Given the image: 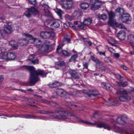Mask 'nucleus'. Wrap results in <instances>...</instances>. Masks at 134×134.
<instances>
[{
	"instance_id": "nucleus-1",
	"label": "nucleus",
	"mask_w": 134,
	"mask_h": 134,
	"mask_svg": "<svg viewBox=\"0 0 134 134\" xmlns=\"http://www.w3.org/2000/svg\"><path fill=\"white\" fill-rule=\"evenodd\" d=\"M25 68L29 70L30 73V83L31 84H34L38 81L39 79L38 76L40 75L42 77H46V74L43 70H35V68L34 66H26Z\"/></svg>"
},
{
	"instance_id": "nucleus-2",
	"label": "nucleus",
	"mask_w": 134,
	"mask_h": 134,
	"mask_svg": "<svg viewBox=\"0 0 134 134\" xmlns=\"http://www.w3.org/2000/svg\"><path fill=\"white\" fill-rule=\"evenodd\" d=\"M70 118L74 119V120H71V122H74L76 121L81 122L86 125L90 126H94L96 124L97 127L99 128L103 127L104 129H107L108 130H110L112 129L111 127L108 124L101 122L91 123L87 121H84L81 119L80 118L78 117L75 115L72 116Z\"/></svg>"
},
{
	"instance_id": "nucleus-3",
	"label": "nucleus",
	"mask_w": 134,
	"mask_h": 134,
	"mask_svg": "<svg viewBox=\"0 0 134 134\" xmlns=\"http://www.w3.org/2000/svg\"><path fill=\"white\" fill-rule=\"evenodd\" d=\"M55 112L59 115H54L52 114L53 118L64 120L68 119V116H71V114L69 113H68L65 109L62 108L58 109Z\"/></svg>"
},
{
	"instance_id": "nucleus-4",
	"label": "nucleus",
	"mask_w": 134,
	"mask_h": 134,
	"mask_svg": "<svg viewBox=\"0 0 134 134\" xmlns=\"http://www.w3.org/2000/svg\"><path fill=\"white\" fill-rule=\"evenodd\" d=\"M0 57L3 59L9 60L14 59L16 57V56L13 53H7L6 52L5 49L2 47H0Z\"/></svg>"
},
{
	"instance_id": "nucleus-5",
	"label": "nucleus",
	"mask_w": 134,
	"mask_h": 134,
	"mask_svg": "<svg viewBox=\"0 0 134 134\" xmlns=\"http://www.w3.org/2000/svg\"><path fill=\"white\" fill-rule=\"evenodd\" d=\"M24 35L27 38H28L29 39L28 40L24 39L23 40V45H27L28 42L33 43L36 45H39L41 43V40L38 39L34 38L32 36L29 34L25 33Z\"/></svg>"
},
{
	"instance_id": "nucleus-6",
	"label": "nucleus",
	"mask_w": 134,
	"mask_h": 134,
	"mask_svg": "<svg viewBox=\"0 0 134 134\" xmlns=\"http://www.w3.org/2000/svg\"><path fill=\"white\" fill-rule=\"evenodd\" d=\"M76 92H74L72 94H70L65 92L62 89H58L56 92H54L53 95L54 98L57 97V95H58L62 97H65L66 98H68L69 95H72L73 96L76 95Z\"/></svg>"
},
{
	"instance_id": "nucleus-7",
	"label": "nucleus",
	"mask_w": 134,
	"mask_h": 134,
	"mask_svg": "<svg viewBox=\"0 0 134 134\" xmlns=\"http://www.w3.org/2000/svg\"><path fill=\"white\" fill-rule=\"evenodd\" d=\"M117 93L120 95L119 97V99L121 101L125 102L131 99L130 97L127 95L128 92L126 90L118 91Z\"/></svg>"
},
{
	"instance_id": "nucleus-8",
	"label": "nucleus",
	"mask_w": 134,
	"mask_h": 134,
	"mask_svg": "<svg viewBox=\"0 0 134 134\" xmlns=\"http://www.w3.org/2000/svg\"><path fill=\"white\" fill-rule=\"evenodd\" d=\"M73 3L72 0H61L60 2L62 7L66 9L71 8L73 6Z\"/></svg>"
},
{
	"instance_id": "nucleus-9",
	"label": "nucleus",
	"mask_w": 134,
	"mask_h": 134,
	"mask_svg": "<svg viewBox=\"0 0 134 134\" xmlns=\"http://www.w3.org/2000/svg\"><path fill=\"white\" fill-rule=\"evenodd\" d=\"M4 28V30H0V40L4 38L6 33L10 34L12 32L11 26L9 25H5Z\"/></svg>"
},
{
	"instance_id": "nucleus-10",
	"label": "nucleus",
	"mask_w": 134,
	"mask_h": 134,
	"mask_svg": "<svg viewBox=\"0 0 134 134\" xmlns=\"http://www.w3.org/2000/svg\"><path fill=\"white\" fill-rule=\"evenodd\" d=\"M40 36L42 38L48 39L51 37L54 38L55 36V34L52 31H42L40 32Z\"/></svg>"
},
{
	"instance_id": "nucleus-11",
	"label": "nucleus",
	"mask_w": 134,
	"mask_h": 134,
	"mask_svg": "<svg viewBox=\"0 0 134 134\" xmlns=\"http://www.w3.org/2000/svg\"><path fill=\"white\" fill-rule=\"evenodd\" d=\"M47 42H45L39 48L38 52L41 51L42 53L49 52L50 50V45L48 44Z\"/></svg>"
},
{
	"instance_id": "nucleus-12",
	"label": "nucleus",
	"mask_w": 134,
	"mask_h": 134,
	"mask_svg": "<svg viewBox=\"0 0 134 134\" xmlns=\"http://www.w3.org/2000/svg\"><path fill=\"white\" fill-rule=\"evenodd\" d=\"M66 105L71 109L75 108V109L79 110H84L82 105L78 103L74 104L71 102H67Z\"/></svg>"
},
{
	"instance_id": "nucleus-13",
	"label": "nucleus",
	"mask_w": 134,
	"mask_h": 134,
	"mask_svg": "<svg viewBox=\"0 0 134 134\" xmlns=\"http://www.w3.org/2000/svg\"><path fill=\"white\" fill-rule=\"evenodd\" d=\"M102 2V1L99 0H91L90 4L92 5L91 9L93 10V8L94 7L96 9H98L100 8Z\"/></svg>"
},
{
	"instance_id": "nucleus-14",
	"label": "nucleus",
	"mask_w": 134,
	"mask_h": 134,
	"mask_svg": "<svg viewBox=\"0 0 134 134\" xmlns=\"http://www.w3.org/2000/svg\"><path fill=\"white\" fill-rule=\"evenodd\" d=\"M38 13V10L34 7H31L29 8L24 13V15L28 18L30 17L31 15L32 14H35Z\"/></svg>"
},
{
	"instance_id": "nucleus-15",
	"label": "nucleus",
	"mask_w": 134,
	"mask_h": 134,
	"mask_svg": "<svg viewBox=\"0 0 134 134\" xmlns=\"http://www.w3.org/2000/svg\"><path fill=\"white\" fill-rule=\"evenodd\" d=\"M108 14L109 16V19L108 22V24L110 26L114 25V24L118 25V23L115 21L113 20V18L115 16V14L114 12L111 11L108 12Z\"/></svg>"
},
{
	"instance_id": "nucleus-16",
	"label": "nucleus",
	"mask_w": 134,
	"mask_h": 134,
	"mask_svg": "<svg viewBox=\"0 0 134 134\" xmlns=\"http://www.w3.org/2000/svg\"><path fill=\"white\" fill-rule=\"evenodd\" d=\"M113 130L114 131L121 134H134V133H132L130 131L121 129L115 126H114Z\"/></svg>"
},
{
	"instance_id": "nucleus-17",
	"label": "nucleus",
	"mask_w": 134,
	"mask_h": 134,
	"mask_svg": "<svg viewBox=\"0 0 134 134\" xmlns=\"http://www.w3.org/2000/svg\"><path fill=\"white\" fill-rule=\"evenodd\" d=\"M62 46L61 44H59L57 48V53L59 54L62 53L63 55L66 56H70V54L67 51L65 50H62Z\"/></svg>"
},
{
	"instance_id": "nucleus-18",
	"label": "nucleus",
	"mask_w": 134,
	"mask_h": 134,
	"mask_svg": "<svg viewBox=\"0 0 134 134\" xmlns=\"http://www.w3.org/2000/svg\"><path fill=\"white\" fill-rule=\"evenodd\" d=\"M121 20L124 23H129L130 21V16L129 14L124 13L121 15Z\"/></svg>"
},
{
	"instance_id": "nucleus-19",
	"label": "nucleus",
	"mask_w": 134,
	"mask_h": 134,
	"mask_svg": "<svg viewBox=\"0 0 134 134\" xmlns=\"http://www.w3.org/2000/svg\"><path fill=\"white\" fill-rule=\"evenodd\" d=\"M127 116L126 115H122L118 117L117 119V121L118 124L120 125H125L126 122L125 119H127Z\"/></svg>"
},
{
	"instance_id": "nucleus-20",
	"label": "nucleus",
	"mask_w": 134,
	"mask_h": 134,
	"mask_svg": "<svg viewBox=\"0 0 134 134\" xmlns=\"http://www.w3.org/2000/svg\"><path fill=\"white\" fill-rule=\"evenodd\" d=\"M117 37L121 40H124L126 37V33L123 31H121L117 35Z\"/></svg>"
},
{
	"instance_id": "nucleus-21",
	"label": "nucleus",
	"mask_w": 134,
	"mask_h": 134,
	"mask_svg": "<svg viewBox=\"0 0 134 134\" xmlns=\"http://www.w3.org/2000/svg\"><path fill=\"white\" fill-rule=\"evenodd\" d=\"M69 72L71 76L75 79L79 78V75L75 71L71 70L69 71Z\"/></svg>"
},
{
	"instance_id": "nucleus-22",
	"label": "nucleus",
	"mask_w": 134,
	"mask_h": 134,
	"mask_svg": "<svg viewBox=\"0 0 134 134\" xmlns=\"http://www.w3.org/2000/svg\"><path fill=\"white\" fill-rule=\"evenodd\" d=\"M42 7L44 8V10L46 15L48 16H49L50 13L48 10V8H49L48 6L46 4H43Z\"/></svg>"
},
{
	"instance_id": "nucleus-23",
	"label": "nucleus",
	"mask_w": 134,
	"mask_h": 134,
	"mask_svg": "<svg viewBox=\"0 0 134 134\" xmlns=\"http://www.w3.org/2000/svg\"><path fill=\"white\" fill-rule=\"evenodd\" d=\"M60 24L58 21H55L53 22L51 25V27L52 29L57 28L59 27Z\"/></svg>"
},
{
	"instance_id": "nucleus-24",
	"label": "nucleus",
	"mask_w": 134,
	"mask_h": 134,
	"mask_svg": "<svg viewBox=\"0 0 134 134\" xmlns=\"http://www.w3.org/2000/svg\"><path fill=\"white\" fill-rule=\"evenodd\" d=\"M92 21V20L91 19L87 18L84 20L82 24L85 25H88L90 24Z\"/></svg>"
},
{
	"instance_id": "nucleus-25",
	"label": "nucleus",
	"mask_w": 134,
	"mask_h": 134,
	"mask_svg": "<svg viewBox=\"0 0 134 134\" xmlns=\"http://www.w3.org/2000/svg\"><path fill=\"white\" fill-rule=\"evenodd\" d=\"M61 84L57 81H55L54 82L50 83L49 86L51 88H54L60 86Z\"/></svg>"
},
{
	"instance_id": "nucleus-26",
	"label": "nucleus",
	"mask_w": 134,
	"mask_h": 134,
	"mask_svg": "<svg viewBox=\"0 0 134 134\" xmlns=\"http://www.w3.org/2000/svg\"><path fill=\"white\" fill-rule=\"evenodd\" d=\"M105 104L108 106H112L114 105H119V104L116 103L113 100L108 99V101L105 102Z\"/></svg>"
},
{
	"instance_id": "nucleus-27",
	"label": "nucleus",
	"mask_w": 134,
	"mask_h": 134,
	"mask_svg": "<svg viewBox=\"0 0 134 134\" xmlns=\"http://www.w3.org/2000/svg\"><path fill=\"white\" fill-rule=\"evenodd\" d=\"M89 4L86 2L82 3L80 5L81 8L83 9H86L89 7Z\"/></svg>"
},
{
	"instance_id": "nucleus-28",
	"label": "nucleus",
	"mask_w": 134,
	"mask_h": 134,
	"mask_svg": "<svg viewBox=\"0 0 134 134\" xmlns=\"http://www.w3.org/2000/svg\"><path fill=\"white\" fill-rule=\"evenodd\" d=\"M22 117L27 119H38V117L36 116H32L29 115H24Z\"/></svg>"
},
{
	"instance_id": "nucleus-29",
	"label": "nucleus",
	"mask_w": 134,
	"mask_h": 134,
	"mask_svg": "<svg viewBox=\"0 0 134 134\" xmlns=\"http://www.w3.org/2000/svg\"><path fill=\"white\" fill-rule=\"evenodd\" d=\"M116 23L118 24L117 25H116L115 24H114V25H111V26H115L120 29H125V27L123 24H120L117 22Z\"/></svg>"
},
{
	"instance_id": "nucleus-30",
	"label": "nucleus",
	"mask_w": 134,
	"mask_h": 134,
	"mask_svg": "<svg viewBox=\"0 0 134 134\" xmlns=\"http://www.w3.org/2000/svg\"><path fill=\"white\" fill-rule=\"evenodd\" d=\"M116 11L120 14L122 15L124 13V10L122 8H118L116 10Z\"/></svg>"
},
{
	"instance_id": "nucleus-31",
	"label": "nucleus",
	"mask_w": 134,
	"mask_h": 134,
	"mask_svg": "<svg viewBox=\"0 0 134 134\" xmlns=\"http://www.w3.org/2000/svg\"><path fill=\"white\" fill-rule=\"evenodd\" d=\"M91 93L90 96L91 97L92 96H97L99 93L98 91L97 90L92 91H91Z\"/></svg>"
},
{
	"instance_id": "nucleus-32",
	"label": "nucleus",
	"mask_w": 134,
	"mask_h": 134,
	"mask_svg": "<svg viewBox=\"0 0 134 134\" xmlns=\"http://www.w3.org/2000/svg\"><path fill=\"white\" fill-rule=\"evenodd\" d=\"M78 57L77 54H75L72 56L71 58L69 59L70 62H72L75 61Z\"/></svg>"
},
{
	"instance_id": "nucleus-33",
	"label": "nucleus",
	"mask_w": 134,
	"mask_h": 134,
	"mask_svg": "<svg viewBox=\"0 0 134 134\" xmlns=\"http://www.w3.org/2000/svg\"><path fill=\"white\" fill-rule=\"evenodd\" d=\"M56 12L57 14L60 17H61V15L63 13V12L60 9H57L56 10Z\"/></svg>"
},
{
	"instance_id": "nucleus-34",
	"label": "nucleus",
	"mask_w": 134,
	"mask_h": 134,
	"mask_svg": "<svg viewBox=\"0 0 134 134\" xmlns=\"http://www.w3.org/2000/svg\"><path fill=\"white\" fill-rule=\"evenodd\" d=\"M117 85L120 86L125 87L126 86L127 84V82H125L123 83H122L121 82H116Z\"/></svg>"
},
{
	"instance_id": "nucleus-35",
	"label": "nucleus",
	"mask_w": 134,
	"mask_h": 134,
	"mask_svg": "<svg viewBox=\"0 0 134 134\" xmlns=\"http://www.w3.org/2000/svg\"><path fill=\"white\" fill-rule=\"evenodd\" d=\"M65 17V19L67 21H71L73 19L68 14H66Z\"/></svg>"
},
{
	"instance_id": "nucleus-36",
	"label": "nucleus",
	"mask_w": 134,
	"mask_h": 134,
	"mask_svg": "<svg viewBox=\"0 0 134 134\" xmlns=\"http://www.w3.org/2000/svg\"><path fill=\"white\" fill-rule=\"evenodd\" d=\"M128 39L130 41H134V35H133L130 34L128 36Z\"/></svg>"
},
{
	"instance_id": "nucleus-37",
	"label": "nucleus",
	"mask_w": 134,
	"mask_h": 134,
	"mask_svg": "<svg viewBox=\"0 0 134 134\" xmlns=\"http://www.w3.org/2000/svg\"><path fill=\"white\" fill-rule=\"evenodd\" d=\"M80 15V13L77 11H75L73 13L72 15L74 17H77Z\"/></svg>"
},
{
	"instance_id": "nucleus-38",
	"label": "nucleus",
	"mask_w": 134,
	"mask_h": 134,
	"mask_svg": "<svg viewBox=\"0 0 134 134\" xmlns=\"http://www.w3.org/2000/svg\"><path fill=\"white\" fill-rule=\"evenodd\" d=\"M70 36L67 35H66L64 37L65 39L68 43H69L70 41Z\"/></svg>"
},
{
	"instance_id": "nucleus-39",
	"label": "nucleus",
	"mask_w": 134,
	"mask_h": 134,
	"mask_svg": "<svg viewBox=\"0 0 134 134\" xmlns=\"http://www.w3.org/2000/svg\"><path fill=\"white\" fill-rule=\"evenodd\" d=\"M109 43L112 46H115V44L116 43V41L114 40H113L112 41H109Z\"/></svg>"
},
{
	"instance_id": "nucleus-40",
	"label": "nucleus",
	"mask_w": 134,
	"mask_h": 134,
	"mask_svg": "<svg viewBox=\"0 0 134 134\" xmlns=\"http://www.w3.org/2000/svg\"><path fill=\"white\" fill-rule=\"evenodd\" d=\"M100 18L101 19L104 20L107 19V16L106 14H104L101 15Z\"/></svg>"
},
{
	"instance_id": "nucleus-41",
	"label": "nucleus",
	"mask_w": 134,
	"mask_h": 134,
	"mask_svg": "<svg viewBox=\"0 0 134 134\" xmlns=\"http://www.w3.org/2000/svg\"><path fill=\"white\" fill-rule=\"evenodd\" d=\"M82 39L84 42L87 41V43H88V44L90 46H91L92 45V43L90 41H87L86 40V39L84 38H82Z\"/></svg>"
},
{
	"instance_id": "nucleus-42",
	"label": "nucleus",
	"mask_w": 134,
	"mask_h": 134,
	"mask_svg": "<svg viewBox=\"0 0 134 134\" xmlns=\"http://www.w3.org/2000/svg\"><path fill=\"white\" fill-rule=\"evenodd\" d=\"M30 3L32 4H35L36 3V0H29Z\"/></svg>"
},
{
	"instance_id": "nucleus-43",
	"label": "nucleus",
	"mask_w": 134,
	"mask_h": 134,
	"mask_svg": "<svg viewBox=\"0 0 134 134\" xmlns=\"http://www.w3.org/2000/svg\"><path fill=\"white\" fill-rule=\"evenodd\" d=\"M35 55L34 54L30 55L29 57V59L31 61L32 60L35 58Z\"/></svg>"
},
{
	"instance_id": "nucleus-44",
	"label": "nucleus",
	"mask_w": 134,
	"mask_h": 134,
	"mask_svg": "<svg viewBox=\"0 0 134 134\" xmlns=\"http://www.w3.org/2000/svg\"><path fill=\"white\" fill-rule=\"evenodd\" d=\"M15 43H16V42L13 41H12L9 42V45L12 46H13Z\"/></svg>"
},
{
	"instance_id": "nucleus-45",
	"label": "nucleus",
	"mask_w": 134,
	"mask_h": 134,
	"mask_svg": "<svg viewBox=\"0 0 134 134\" xmlns=\"http://www.w3.org/2000/svg\"><path fill=\"white\" fill-rule=\"evenodd\" d=\"M57 64L58 65L63 66L65 65L64 62L63 61L59 62Z\"/></svg>"
},
{
	"instance_id": "nucleus-46",
	"label": "nucleus",
	"mask_w": 134,
	"mask_h": 134,
	"mask_svg": "<svg viewBox=\"0 0 134 134\" xmlns=\"http://www.w3.org/2000/svg\"><path fill=\"white\" fill-rule=\"evenodd\" d=\"M32 63L34 64H37L38 63V61L37 59H36L34 60L31 61Z\"/></svg>"
},
{
	"instance_id": "nucleus-47",
	"label": "nucleus",
	"mask_w": 134,
	"mask_h": 134,
	"mask_svg": "<svg viewBox=\"0 0 134 134\" xmlns=\"http://www.w3.org/2000/svg\"><path fill=\"white\" fill-rule=\"evenodd\" d=\"M111 86V85L109 83H107L106 86V88H105V89L107 90H109Z\"/></svg>"
},
{
	"instance_id": "nucleus-48",
	"label": "nucleus",
	"mask_w": 134,
	"mask_h": 134,
	"mask_svg": "<svg viewBox=\"0 0 134 134\" xmlns=\"http://www.w3.org/2000/svg\"><path fill=\"white\" fill-rule=\"evenodd\" d=\"M107 83H101V86L103 88L105 89L106 88V86Z\"/></svg>"
},
{
	"instance_id": "nucleus-49",
	"label": "nucleus",
	"mask_w": 134,
	"mask_h": 134,
	"mask_svg": "<svg viewBox=\"0 0 134 134\" xmlns=\"http://www.w3.org/2000/svg\"><path fill=\"white\" fill-rule=\"evenodd\" d=\"M78 26L79 28L81 29L82 30H84L85 29V27H84L83 25H78Z\"/></svg>"
},
{
	"instance_id": "nucleus-50",
	"label": "nucleus",
	"mask_w": 134,
	"mask_h": 134,
	"mask_svg": "<svg viewBox=\"0 0 134 134\" xmlns=\"http://www.w3.org/2000/svg\"><path fill=\"white\" fill-rule=\"evenodd\" d=\"M12 47L14 49H16L18 47V44L17 43H16Z\"/></svg>"
},
{
	"instance_id": "nucleus-51",
	"label": "nucleus",
	"mask_w": 134,
	"mask_h": 134,
	"mask_svg": "<svg viewBox=\"0 0 134 134\" xmlns=\"http://www.w3.org/2000/svg\"><path fill=\"white\" fill-rule=\"evenodd\" d=\"M121 67L123 68L124 70H127L128 69V68L126 66L124 65H121Z\"/></svg>"
},
{
	"instance_id": "nucleus-52",
	"label": "nucleus",
	"mask_w": 134,
	"mask_h": 134,
	"mask_svg": "<svg viewBox=\"0 0 134 134\" xmlns=\"http://www.w3.org/2000/svg\"><path fill=\"white\" fill-rule=\"evenodd\" d=\"M115 77L118 79H121L122 77L119 75L117 74L115 75Z\"/></svg>"
},
{
	"instance_id": "nucleus-53",
	"label": "nucleus",
	"mask_w": 134,
	"mask_h": 134,
	"mask_svg": "<svg viewBox=\"0 0 134 134\" xmlns=\"http://www.w3.org/2000/svg\"><path fill=\"white\" fill-rule=\"evenodd\" d=\"M98 53L100 54V55H103L104 56H105V52H98Z\"/></svg>"
},
{
	"instance_id": "nucleus-54",
	"label": "nucleus",
	"mask_w": 134,
	"mask_h": 134,
	"mask_svg": "<svg viewBox=\"0 0 134 134\" xmlns=\"http://www.w3.org/2000/svg\"><path fill=\"white\" fill-rule=\"evenodd\" d=\"M101 69L102 71H106L107 68L104 66H103L101 68Z\"/></svg>"
},
{
	"instance_id": "nucleus-55",
	"label": "nucleus",
	"mask_w": 134,
	"mask_h": 134,
	"mask_svg": "<svg viewBox=\"0 0 134 134\" xmlns=\"http://www.w3.org/2000/svg\"><path fill=\"white\" fill-rule=\"evenodd\" d=\"M88 64L87 63H86L83 64V66L86 68L87 69Z\"/></svg>"
},
{
	"instance_id": "nucleus-56",
	"label": "nucleus",
	"mask_w": 134,
	"mask_h": 134,
	"mask_svg": "<svg viewBox=\"0 0 134 134\" xmlns=\"http://www.w3.org/2000/svg\"><path fill=\"white\" fill-rule=\"evenodd\" d=\"M115 57L116 58H118L119 56V54L118 53H115L114 54Z\"/></svg>"
},
{
	"instance_id": "nucleus-57",
	"label": "nucleus",
	"mask_w": 134,
	"mask_h": 134,
	"mask_svg": "<svg viewBox=\"0 0 134 134\" xmlns=\"http://www.w3.org/2000/svg\"><path fill=\"white\" fill-rule=\"evenodd\" d=\"M94 62L98 64L100 63V62L99 61V60L97 58L94 61Z\"/></svg>"
},
{
	"instance_id": "nucleus-58",
	"label": "nucleus",
	"mask_w": 134,
	"mask_h": 134,
	"mask_svg": "<svg viewBox=\"0 0 134 134\" xmlns=\"http://www.w3.org/2000/svg\"><path fill=\"white\" fill-rule=\"evenodd\" d=\"M109 50L111 52H113L114 51V50L111 48H109Z\"/></svg>"
},
{
	"instance_id": "nucleus-59",
	"label": "nucleus",
	"mask_w": 134,
	"mask_h": 134,
	"mask_svg": "<svg viewBox=\"0 0 134 134\" xmlns=\"http://www.w3.org/2000/svg\"><path fill=\"white\" fill-rule=\"evenodd\" d=\"M69 23V25L70 26L72 27L74 29L75 28V26L74 25L72 24L71 23Z\"/></svg>"
},
{
	"instance_id": "nucleus-60",
	"label": "nucleus",
	"mask_w": 134,
	"mask_h": 134,
	"mask_svg": "<svg viewBox=\"0 0 134 134\" xmlns=\"http://www.w3.org/2000/svg\"><path fill=\"white\" fill-rule=\"evenodd\" d=\"M127 7H128L130 9H131V7H132V5L131 4H127Z\"/></svg>"
},
{
	"instance_id": "nucleus-61",
	"label": "nucleus",
	"mask_w": 134,
	"mask_h": 134,
	"mask_svg": "<svg viewBox=\"0 0 134 134\" xmlns=\"http://www.w3.org/2000/svg\"><path fill=\"white\" fill-rule=\"evenodd\" d=\"M91 59L93 60V61H94L97 58H94L93 56H92L91 57Z\"/></svg>"
},
{
	"instance_id": "nucleus-62",
	"label": "nucleus",
	"mask_w": 134,
	"mask_h": 134,
	"mask_svg": "<svg viewBox=\"0 0 134 134\" xmlns=\"http://www.w3.org/2000/svg\"><path fill=\"white\" fill-rule=\"evenodd\" d=\"M3 80V77L2 76H0V81H2Z\"/></svg>"
},
{
	"instance_id": "nucleus-63",
	"label": "nucleus",
	"mask_w": 134,
	"mask_h": 134,
	"mask_svg": "<svg viewBox=\"0 0 134 134\" xmlns=\"http://www.w3.org/2000/svg\"><path fill=\"white\" fill-rule=\"evenodd\" d=\"M7 116L5 115H3L2 116V118L5 119L7 117Z\"/></svg>"
},
{
	"instance_id": "nucleus-64",
	"label": "nucleus",
	"mask_w": 134,
	"mask_h": 134,
	"mask_svg": "<svg viewBox=\"0 0 134 134\" xmlns=\"http://www.w3.org/2000/svg\"><path fill=\"white\" fill-rule=\"evenodd\" d=\"M74 24L75 25H77L78 23L77 21H75L74 22Z\"/></svg>"
}]
</instances>
